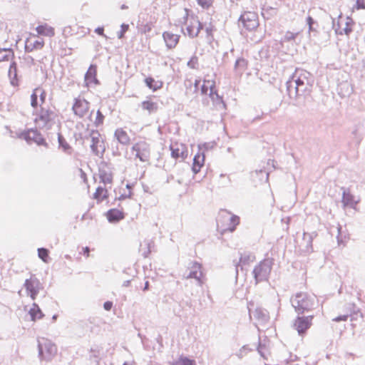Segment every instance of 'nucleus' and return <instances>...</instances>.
<instances>
[{"mask_svg":"<svg viewBox=\"0 0 365 365\" xmlns=\"http://www.w3.org/2000/svg\"><path fill=\"white\" fill-rule=\"evenodd\" d=\"M309 73L297 69L286 82L287 91L290 98L297 99L301 96L309 95L312 84L309 81Z\"/></svg>","mask_w":365,"mask_h":365,"instance_id":"obj_1","label":"nucleus"},{"mask_svg":"<svg viewBox=\"0 0 365 365\" xmlns=\"http://www.w3.org/2000/svg\"><path fill=\"white\" fill-rule=\"evenodd\" d=\"M315 299V296L309 295L306 292H299L292 297L290 301L295 312L299 315L314 309Z\"/></svg>","mask_w":365,"mask_h":365,"instance_id":"obj_2","label":"nucleus"},{"mask_svg":"<svg viewBox=\"0 0 365 365\" xmlns=\"http://www.w3.org/2000/svg\"><path fill=\"white\" fill-rule=\"evenodd\" d=\"M85 138L91 140L90 147L92 153L95 155L102 158L106 151V147L100 133L98 130H92L89 131L88 136H85Z\"/></svg>","mask_w":365,"mask_h":365,"instance_id":"obj_3","label":"nucleus"},{"mask_svg":"<svg viewBox=\"0 0 365 365\" xmlns=\"http://www.w3.org/2000/svg\"><path fill=\"white\" fill-rule=\"evenodd\" d=\"M38 356L46 361H50L57 352L56 345L45 338L38 340Z\"/></svg>","mask_w":365,"mask_h":365,"instance_id":"obj_4","label":"nucleus"},{"mask_svg":"<svg viewBox=\"0 0 365 365\" xmlns=\"http://www.w3.org/2000/svg\"><path fill=\"white\" fill-rule=\"evenodd\" d=\"M272 260L270 259H265L255 267L252 272L256 283L267 280L272 270Z\"/></svg>","mask_w":365,"mask_h":365,"instance_id":"obj_5","label":"nucleus"},{"mask_svg":"<svg viewBox=\"0 0 365 365\" xmlns=\"http://www.w3.org/2000/svg\"><path fill=\"white\" fill-rule=\"evenodd\" d=\"M201 269V264L192 261L189 263L187 270L182 275V278L185 279H195L197 282V286L202 287L203 281L202 279V272Z\"/></svg>","mask_w":365,"mask_h":365,"instance_id":"obj_6","label":"nucleus"},{"mask_svg":"<svg viewBox=\"0 0 365 365\" xmlns=\"http://www.w3.org/2000/svg\"><path fill=\"white\" fill-rule=\"evenodd\" d=\"M239 22L247 31H252L259 26L258 16L255 12L245 11L239 18Z\"/></svg>","mask_w":365,"mask_h":365,"instance_id":"obj_7","label":"nucleus"},{"mask_svg":"<svg viewBox=\"0 0 365 365\" xmlns=\"http://www.w3.org/2000/svg\"><path fill=\"white\" fill-rule=\"evenodd\" d=\"M221 220L229 221L228 227L225 229V230H228L230 232H234L237 225L240 223V217L226 210L220 211L218 221H220Z\"/></svg>","mask_w":365,"mask_h":365,"instance_id":"obj_8","label":"nucleus"},{"mask_svg":"<svg viewBox=\"0 0 365 365\" xmlns=\"http://www.w3.org/2000/svg\"><path fill=\"white\" fill-rule=\"evenodd\" d=\"M132 150L135 152V157L142 162H147L150 158V146L145 142L135 143Z\"/></svg>","mask_w":365,"mask_h":365,"instance_id":"obj_9","label":"nucleus"},{"mask_svg":"<svg viewBox=\"0 0 365 365\" xmlns=\"http://www.w3.org/2000/svg\"><path fill=\"white\" fill-rule=\"evenodd\" d=\"M314 316L307 317L298 316L294 323V327L299 335H302L311 327Z\"/></svg>","mask_w":365,"mask_h":365,"instance_id":"obj_10","label":"nucleus"},{"mask_svg":"<svg viewBox=\"0 0 365 365\" xmlns=\"http://www.w3.org/2000/svg\"><path fill=\"white\" fill-rule=\"evenodd\" d=\"M53 118L54 113L52 110L41 107L38 117L35 119V121L38 123L40 127L44 128L53 120Z\"/></svg>","mask_w":365,"mask_h":365,"instance_id":"obj_11","label":"nucleus"},{"mask_svg":"<svg viewBox=\"0 0 365 365\" xmlns=\"http://www.w3.org/2000/svg\"><path fill=\"white\" fill-rule=\"evenodd\" d=\"M89 109V103L84 99L76 98L72 110L75 115L80 118L83 117Z\"/></svg>","mask_w":365,"mask_h":365,"instance_id":"obj_12","label":"nucleus"},{"mask_svg":"<svg viewBox=\"0 0 365 365\" xmlns=\"http://www.w3.org/2000/svg\"><path fill=\"white\" fill-rule=\"evenodd\" d=\"M24 138L27 142L33 141L38 145L48 147V144L42 135L36 129H31L24 134Z\"/></svg>","mask_w":365,"mask_h":365,"instance_id":"obj_13","label":"nucleus"},{"mask_svg":"<svg viewBox=\"0 0 365 365\" xmlns=\"http://www.w3.org/2000/svg\"><path fill=\"white\" fill-rule=\"evenodd\" d=\"M24 287L32 299H35L39 291L40 282L36 278H30L25 281Z\"/></svg>","mask_w":365,"mask_h":365,"instance_id":"obj_14","label":"nucleus"},{"mask_svg":"<svg viewBox=\"0 0 365 365\" xmlns=\"http://www.w3.org/2000/svg\"><path fill=\"white\" fill-rule=\"evenodd\" d=\"M202 29V25L200 21L197 19L192 17L190 20L189 24L186 27L187 35L190 38H195L197 36L200 30Z\"/></svg>","mask_w":365,"mask_h":365,"instance_id":"obj_15","label":"nucleus"},{"mask_svg":"<svg viewBox=\"0 0 365 365\" xmlns=\"http://www.w3.org/2000/svg\"><path fill=\"white\" fill-rule=\"evenodd\" d=\"M341 190H342L341 202L344 206L354 207L358 202L354 200V196L351 193L350 190L344 187Z\"/></svg>","mask_w":365,"mask_h":365,"instance_id":"obj_16","label":"nucleus"},{"mask_svg":"<svg viewBox=\"0 0 365 365\" xmlns=\"http://www.w3.org/2000/svg\"><path fill=\"white\" fill-rule=\"evenodd\" d=\"M215 86L212 83L210 86V92L209 93V96L212 99L214 105L216 106L217 109L222 110L225 108V103L222 100V98L219 96L216 91H215Z\"/></svg>","mask_w":365,"mask_h":365,"instance_id":"obj_17","label":"nucleus"},{"mask_svg":"<svg viewBox=\"0 0 365 365\" xmlns=\"http://www.w3.org/2000/svg\"><path fill=\"white\" fill-rule=\"evenodd\" d=\"M354 91L352 85L347 81H342L338 84L337 92L341 98L349 97Z\"/></svg>","mask_w":365,"mask_h":365,"instance_id":"obj_18","label":"nucleus"},{"mask_svg":"<svg viewBox=\"0 0 365 365\" xmlns=\"http://www.w3.org/2000/svg\"><path fill=\"white\" fill-rule=\"evenodd\" d=\"M163 39L165 42L166 46L168 48H174L180 39V36L174 34L171 32L165 31L163 34Z\"/></svg>","mask_w":365,"mask_h":365,"instance_id":"obj_19","label":"nucleus"},{"mask_svg":"<svg viewBox=\"0 0 365 365\" xmlns=\"http://www.w3.org/2000/svg\"><path fill=\"white\" fill-rule=\"evenodd\" d=\"M252 314L254 318L260 324H265L269 319V312L262 307H257Z\"/></svg>","mask_w":365,"mask_h":365,"instance_id":"obj_20","label":"nucleus"},{"mask_svg":"<svg viewBox=\"0 0 365 365\" xmlns=\"http://www.w3.org/2000/svg\"><path fill=\"white\" fill-rule=\"evenodd\" d=\"M8 76L10 79V83L13 86L19 85V78L17 73V64L15 61H12L10 64Z\"/></svg>","mask_w":365,"mask_h":365,"instance_id":"obj_21","label":"nucleus"},{"mask_svg":"<svg viewBox=\"0 0 365 365\" xmlns=\"http://www.w3.org/2000/svg\"><path fill=\"white\" fill-rule=\"evenodd\" d=\"M96 66L91 64L85 74V81L86 85L90 83L99 84V81L96 78Z\"/></svg>","mask_w":365,"mask_h":365,"instance_id":"obj_22","label":"nucleus"},{"mask_svg":"<svg viewBox=\"0 0 365 365\" xmlns=\"http://www.w3.org/2000/svg\"><path fill=\"white\" fill-rule=\"evenodd\" d=\"M114 136L120 144L123 145H128L130 144V138L128 133L122 128L116 129Z\"/></svg>","mask_w":365,"mask_h":365,"instance_id":"obj_23","label":"nucleus"},{"mask_svg":"<svg viewBox=\"0 0 365 365\" xmlns=\"http://www.w3.org/2000/svg\"><path fill=\"white\" fill-rule=\"evenodd\" d=\"M204 153H198L194 156L192 170L195 174H197L200 170L201 167L204 165Z\"/></svg>","mask_w":365,"mask_h":365,"instance_id":"obj_24","label":"nucleus"},{"mask_svg":"<svg viewBox=\"0 0 365 365\" xmlns=\"http://www.w3.org/2000/svg\"><path fill=\"white\" fill-rule=\"evenodd\" d=\"M107 218L110 222H116L124 218V214L117 209H111L107 212Z\"/></svg>","mask_w":365,"mask_h":365,"instance_id":"obj_25","label":"nucleus"},{"mask_svg":"<svg viewBox=\"0 0 365 365\" xmlns=\"http://www.w3.org/2000/svg\"><path fill=\"white\" fill-rule=\"evenodd\" d=\"M58 142L59 148H61L65 153L68 155L72 153V147L66 142V139L60 133H58Z\"/></svg>","mask_w":365,"mask_h":365,"instance_id":"obj_26","label":"nucleus"},{"mask_svg":"<svg viewBox=\"0 0 365 365\" xmlns=\"http://www.w3.org/2000/svg\"><path fill=\"white\" fill-rule=\"evenodd\" d=\"M36 30L38 34L46 36L51 37L55 34L53 28L48 26L47 24L38 26L36 28Z\"/></svg>","mask_w":365,"mask_h":365,"instance_id":"obj_27","label":"nucleus"},{"mask_svg":"<svg viewBox=\"0 0 365 365\" xmlns=\"http://www.w3.org/2000/svg\"><path fill=\"white\" fill-rule=\"evenodd\" d=\"M255 259L254 255L251 254L244 253L242 254L240 258V262L235 264L236 267V274H238V267L241 266V269H242L243 264H249L250 262H252Z\"/></svg>","mask_w":365,"mask_h":365,"instance_id":"obj_28","label":"nucleus"},{"mask_svg":"<svg viewBox=\"0 0 365 365\" xmlns=\"http://www.w3.org/2000/svg\"><path fill=\"white\" fill-rule=\"evenodd\" d=\"M14 58V52L11 48H0V62L9 61Z\"/></svg>","mask_w":365,"mask_h":365,"instance_id":"obj_29","label":"nucleus"},{"mask_svg":"<svg viewBox=\"0 0 365 365\" xmlns=\"http://www.w3.org/2000/svg\"><path fill=\"white\" fill-rule=\"evenodd\" d=\"M141 107L143 110H148L149 114L155 113L158 108V103L150 101L142 102Z\"/></svg>","mask_w":365,"mask_h":365,"instance_id":"obj_30","label":"nucleus"},{"mask_svg":"<svg viewBox=\"0 0 365 365\" xmlns=\"http://www.w3.org/2000/svg\"><path fill=\"white\" fill-rule=\"evenodd\" d=\"M44 45L43 41H35L33 43L27 41L25 45V51L26 52H31L34 49H41Z\"/></svg>","mask_w":365,"mask_h":365,"instance_id":"obj_31","label":"nucleus"},{"mask_svg":"<svg viewBox=\"0 0 365 365\" xmlns=\"http://www.w3.org/2000/svg\"><path fill=\"white\" fill-rule=\"evenodd\" d=\"M99 177L104 184L111 183L113 180L112 173L104 168L99 169Z\"/></svg>","mask_w":365,"mask_h":365,"instance_id":"obj_32","label":"nucleus"},{"mask_svg":"<svg viewBox=\"0 0 365 365\" xmlns=\"http://www.w3.org/2000/svg\"><path fill=\"white\" fill-rule=\"evenodd\" d=\"M29 314L33 321H35L36 319H41L43 317V314L36 303L33 304V307L31 308Z\"/></svg>","mask_w":365,"mask_h":365,"instance_id":"obj_33","label":"nucleus"},{"mask_svg":"<svg viewBox=\"0 0 365 365\" xmlns=\"http://www.w3.org/2000/svg\"><path fill=\"white\" fill-rule=\"evenodd\" d=\"M107 190L104 189L102 187H98L95 193L94 198L96 200H103L107 197Z\"/></svg>","mask_w":365,"mask_h":365,"instance_id":"obj_34","label":"nucleus"},{"mask_svg":"<svg viewBox=\"0 0 365 365\" xmlns=\"http://www.w3.org/2000/svg\"><path fill=\"white\" fill-rule=\"evenodd\" d=\"M39 91H41V88L40 87H38V88H36L34 91H33V93L31 96V106L33 107V108H37L38 103V93H39Z\"/></svg>","mask_w":365,"mask_h":365,"instance_id":"obj_35","label":"nucleus"},{"mask_svg":"<svg viewBox=\"0 0 365 365\" xmlns=\"http://www.w3.org/2000/svg\"><path fill=\"white\" fill-rule=\"evenodd\" d=\"M171 150V156L173 158H178L181 157L182 159L185 158L187 156V154L183 150H180L179 148H174L173 146H170Z\"/></svg>","mask_w":365,"mask_h":365,"instance_id":"obj_36","label":"nucleus"},{"mask_svg":"<svg viewBox=\"0 0 365 365\" xmlns=\"http://www.w3.org/2000/svg\"><path fill=\"white\" fill-rule=\"evenodd\" d=\"M145 83L146 86L153 91H156L161 87V84L158 86L155 79L152 77H148L145 79Z\"/></svg>","mask_w":365,"mask_h":365,"instance_id":"obj_37","label":"nucleus"},{"mask_svg":"<svg viewBox=\"0 0 365 365\" xmlns=\"http://www.w3.org/2000/svg\"><path fill=\"white\" fill-rule=\"evenodd\" d=\"M48 250L46 248L41 247L38 249V255L44 262H48Z\"/></svg>","mask_w":365,"mask_h":365,"instance_id":"obj_38","label":"nucleus"},{"mask_svg":"<svg viewBox=\"0 0 365 365\" xmlns=\"http://www.w3.org/2000/svg\"><path fill=\"white\" fill-rule=\"evenodd\" d=\"M247 66V61L244 58H238L235 64V69L244 71Z\"/></svg>","mask_w":365,"mask_h":365,"instance_id":"obj_39","label":"nucleus"},{"mask_svg":"<svg viewBox=\"0 0 365 365\" xmlns=\"http://www.w3.org/2000/svg\"><path fill=\"white\" fill-rule=\"evenodd\" d=\"M187 66L192 69L198 68V58L196 56H193L190 61L187 62Z\"/></svg>","mask_w":365,"mask_h":365,"instance_id":"obj_40","label":"nucleus"},{"mask_svg":"<svg viewBox=\"0 0 365 365\" xmlns=\"http://www.w3.org/2000/svg\"><path fill=\"white\" fill-rule=\"evenodd\" d=\"M215 82H210V81H204V83L201 86L200 91L202 94H207L208 90L210 91V86Z\"/></svg>","mask_w":365,"mask_h":365,"instance_id":"obj_41","label":"nucleus"},{"mask_svg":"<svg viewBox=\"0 0 365 365\" xmlns=\"http://www.w3.org/2000/svg\"><path fill=\"white\" fill-rule=\"evenodd\" d=\"M297 33H293L291 31H287L284 34V37L282 38V41H291L295 39L296 36H297Z\"/></svg>","mask_w":365,"mask_h":365,"instance_id":"obj_42","label":"nucleus"},{"mask_svg":"<svg viewBox=\"0 0 365 365\" xmlns=\"http://www.w3.org/2000/svg\"><path fill=\"white\" fill-rule=\"evenodd\" d=\"M303 240L307 242V247H312L313 235L312 234L304 233Z\"/></svg>","mask_w":365,"mask_h":365,"instance_id":"obj_43","label":"nucleus"},{"mask_svg":"<svg viewBox=\"0 0 365 365\" xmlns=\"http://www.w3.org/2000/svg\"><path fill=\"white\" fill-rule=\"evenodd\" d=\"M153 242H150L149 240L144 241V244L146 246V250L142 253V255L144 257H148V255L151 252L150 248H151V244H153Z\"/></svg>","mask_w":365,"mask_h":365,"instance_id":"obj_44","label":"nucleus"},{"mask_svg":"<svg viewBox=\"0 0 365 365\" xmlns=\"http://www.w3.org/2000/svg\"><path fill=\"white\" fill-rule=\"evenodd\" d=\"M120 31L118 33V38L119 39H121L124 37V34L129 29V25L128 24H123L121 26H120Z\"/></svg>","mask_w":365,"mask_h":365,"instance_id":"obj_45","label":"nucleus"},{"mask_svg":"<svg viewBox=\"0 0 365 365\" xmlns=\"http://www.w3.org/2000/svg\"><path fill=\"white\" fill-rule=\"evenodd\" d=\"M104 115L103 113L98 110L96 113V118L95 121V124L96 126H98L99 125L102 124L103 122Z\"/></svg>","mask_w":365,"mask_h":365,"instance_id":"obj_46","label":"nucleus"},{"mask_svg":"<svg viewBox=\"0 0 365 365\" xmlns=\"http://www.w3.org/2000/svg\"><path fill=\"white\" fill-rule=\"evenodd\" d=\"M179 365H195V362L194 360H191L187 359V357L181 359Z\"/></svg>","mask_w":365,"mask_h":365,"instance_id":"obj_47","label":"nucleus"},{"mask_svg":"<svg viewBox=\"0 0 365 365\" xmlns=\"http://www.w3.org/2000/svg\"><path fill=\"white\" fill-rule=\"evenodd\" d=\"M199 5L203 8H208L212 3V0H197Z\"/></svg>","mask_w":365,"mask_h":365,"instance_id":"obj_48","label":"nucleus"},{"mask_svg":"<svg viewBox=\"0 0 365 365\" xmlns=\"http://www.w3.org/2000/svg\"><path fill=\"white\" fill-rule=\"evenodd\" d=\"M38 93H39L41 104H43L46 101V92L45 91V90H43V88H41V91H39Z\"/></svg>","mask_w":365,"mask_h":365,"instance_id":"obj_49","label":"nucleus"},{"mask_svg":"<svg viewBox=\"0 0 365 365\" xmlns=\"http://www.w3.org/2000/svg\"><path fill=\"white\" fill-rule=\"evenodd\" d=\"M355 8L356 9H365V0H356Z\"/></svg>","mask_w":365,"mask_h":365,"instance_id":"obj_50","label":"nucleus"},{"mask_svg":"<svg viewBox=\"0 0 365 365\" xmlns=\"http://www.w3.org/2000/svg\"><path fill=\"white\" fill-rule=\"evenodd\" d=\"M348 317L349 316L347 314L341 315V316H339V317L334 318L333 319V321L336 322H341V321H346L347 319H348Z\"/></svg>","mask_w":365,"mask_h":365,"instance_id":"obj_51","label":"nucleus"},{"mask_svg":"<svg viewBox=\"0 0 365 365\" xmlns=\"http://www.w3.org/2000/svg\"><path fill=\"white\" fill-rule=\"evenodd\" d=\"M113 307V302L110 301H107L103 304V308L106 311H110Z\"/></svg>","mask_w":365,"mask_h":365,"instance_id":"obj_52","label":"nucleus"},{"mask_svg":"<svg viewBox=\"0 0 365 365\" xmlns=\"http://www.w3.org/2000/svg\"><path fill=\"white\" fill-rule=\"evenodd\" d=\"M95 32L96 34H98V35H101V36L106 37V35L104 34V29H103V27H98V28H96V30H95Z\"/></svg>","mask_w":365,"mask_h":365,"instance_id":"obj_53","label":"nucleus"},{"mask_svg":"<svg viewBox=\"0 0 365 365\" xmlns=\"http://www.w3.org/2000/svg\"><path fill=\"white\" fill-rule=\"evenodd\" d=\"M307 24H308V26H310V25H314V24H316L315 21L313 19L312 17L311 16H308L307 18Z\"/></svg>","mask_w":365,"mask_h":365,"instance_id":"obj_54","label":"nucleus"},{"mask_svg":"<svg viewBox=\"0 0 365 365\" xmlns=\"http://www.w3.org/2000/svg\"><path fill=\"white\" fill-rule=\"evenodd\" d=\"M200 80H195L194 83V91L196 92L198 90L199 85H200Z\"/></svg>","mask_w":365,"mask_h":365,"instance_id":"obj_55","label":"nucleus"},{"mask_svg":"<svg viewBox=\"0 0 365 365\" xmlns=\"http://www.w3.org/2000/svg\"><path fill=\"white\" fill-rule=\"evenodd\" d=\"M83 254L86 256V257H88L89 256V252H90V249L88 247H84L83 249Z\"/></svg>","mask_w":365,"mask_h":365,"instance_id":"obj_56","label":"nucleus"},{"mask_svg":"<svg viewBox=\"0 0 365 365\" xmlns=\"http://www.w3.org/2000/svg\"><path fill=\"white\" fill-rule=\"evenodd\" d=\"M344 30V33L346 35H349L351 32V29L348 26L347 24H346V28Z\"/></svg>","mask_w":365,"mask_h":365,"instance_id":"obj_57","label":"nucleus"},{"mask_svg":"<svg viewBox=\"0 0 365 365\" xmlns=\"http://www.w3.org/2000/svg\"><path fill=\"white\" fill-rule=\"evenodd\" d=\"M315 29L314 28V25H310L309 26V33L312 32V31H315Z\"/></svg>","mask_w":365,"mask_h":365,"instance_id":"obj_58","label":"nucleus"},{"mask_svg":"<svg viewBox=\"0 0 365 365\" xmlns=\"http://www.w3.org/2000/svg\"><path fill=\"white\" fill-rule=\"evenodd\" d=\"M148 287H149V282L147 281L145 283V287H144V290H147L148 289Z\"/></svg>","mask_w":365,"mask_h":365,"instance_id":"obj_59","label":"nucleus"},{"mask_svg":"<svg viewBox=\"0 0 365 365\" xmlns=\"http://www.w3.org/2000/svg\"><path fill=\"white\" fill-rule=\"evenodd\" d=\"M129 284H130V281H129V280H127V281H125V282H123V285L124 287H128V286H129Z\"/></svg>","mask_w":365,"mask_h":365,"instance_id":"obj_60","label":"nucleus"},{"mask_svg":"<svg viewBox=\"0 0 365 365\" xmlns=\"http://www.w3.org/2000/svg\"><path fill=\"white\" fill-rule=\"evenodd\" d=\"M206 32H207V35H210L212 32V30L209 28H206Z\"/></svg>","mask_w":365,"mask_h":365,"instance_id":"obj_61","label":"nucleus"},{"mask_svg":"<svg viewBox=\"0 0 365 365\" xmlns=\"http://www.w3.org/2000/svg\"><path fill=\"white\" fill-rule=\"evenodd\" d=\"M125 197H127L126 195H122L120 196L119 200H123V199H125Z\"/></svg>","mask_w":365,"mask_h":365,"instance_id":"obj_62","label":"nucleus"},{"mask_svg":"<svg viewBox=\"0 0 365 365\" xmlns=\"http://www.w3.org/2000/svg\"><path fill=\"white\" fill-rule=\"evenodd\" d=\"M127 8H128V6H125V4H123V5L121 6V9H127Z\"/></svg>","mask_w":365,"mask_h":365,"instance_id":"obj_63","label":"nucleus"},{"mask_svg":"<svg viewBox=\"0 0 365 365\" xmlns=\"http://www.w3.org/2000/svg\"><path fill=\"white\" fill-rule=\"evenodd\" d=\"M57 317H58L57 315H53V317H52V319H53V320H56V319H57Z\"/></svg>","mask_w":365,"mask_h":365,"instance_id":"obj_64","label":"nucleus"}]
</instances>
